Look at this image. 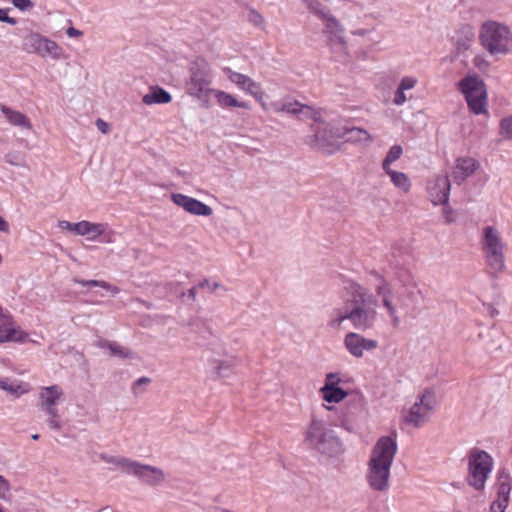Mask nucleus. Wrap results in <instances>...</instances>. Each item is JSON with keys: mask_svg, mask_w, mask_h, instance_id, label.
I'll use <instances>...</instances> for the list:
<instances>
[{"mask_svg": "<svg viewBox=\"0 0 512 512\" xmlns=\"http://www.w3.org/2000/svg\"><path fill=\"white\" fill-rule=\"evenodd\" d=\"M376 305L373 294L358 286L344 308H336L332 311L328 326L333 330H341L344 322L348 320L356 330H369L376 321Z\"/></svg>", "mask_w": 512, "mask_h": 512, "instance_id": "obj_1", "label": "nucleus"}, {"mask_svg": "<svg viewBox=\"0 0 512 512\" xmlns=\"http://www.w3.org/2000/svg\"><path fill=\"white\" fill-rule=\"evenodd\" d=\"M397 452V444L389 436H383L373 446L366 468V482L375 492H386L390 487L391 467Z\"/></svg>", "mask_w": 512, "mask_h": 512, "instance_id": "obj_2", "label": "nucleus"}, {"mask_svg": "<svg viewBox=\"0 0 512 512\" xmlns=\"http://www.w3.org/2000/svg\"><path fill=\"white\" fill-rule=\"evenodd\" d=\"M478 42L490 57L512 55V26L505 21L486 19L479 26Z\"/></svg>", "mask_w": 512, "mask_h": 512, "instance_id": "obj_3", "label": "nucleus"}, {"mask_svg": "<svg viewBox=\"0 0 512 512\" xmlns=\"http://www.w3.org/2000/svg\"><path fill=\"white\" fill-rule=\"evenodd\" d=\"M304 442L310 448L329 457L340 456L345 451L343 442L336 432L325 420L315 415L305 430Z\"/></svg>", "mask_w": 512, "mask_h": 512, "instance_id": "obj_4", "label": "nucleus"}, {"mask_svg": "<svg viewBox=\"0 0 512 512\" xmlns=\"http://www.w3.org/2000/svg\"><path fill=\"white\" fill-rule=\"evenodd\" d=\"M481 249L487 265L495 272L505 268L506 243L500 230L495 226H485L481 233Z\"/></svg>", "mask_w": 512, "mask_h": 512, "instance_id": "obj_5", "label": "nucleus"}, {"mask_svg": "<svg viewBox=\"0 0 512 512\" xmlns=\"http://www.w3.org/2000/svg\"><path fill=\"white\" fill-rule=\"evenodd\" d=\"M469 110L476 115L488 113V93L485 82L477 75H467L458 82Z\"/></svg>", "mask_w": 512, "mask_h": 512, "instance_id": "obj_6", "label": "nucleus"}, {"mask_svg": "<svg viewBox=\"0 0 512 512\" xmlns=\"http://www.w3.org/2000/svg\"><path fill=\"white\" fill-rule=\"evenodd\" d=\"M375 291L387 310L392 326L398 327L401 321L400 313L408 307L412 292L406 288L392 289L385 281H381Z\"/></svg>", "mask_w": 512, "mask_h": 512, "instance_id": "obj_7", "label": "nucleus"}, {"mask_svg": "<svg viewBox=\"0 0 512 512\" xmlns=\"http://www.w3.org/2000/svg\"><path fill=\"white\" fill-rule=\"evenodd\" d=\"M308 119H312L313 123L311 124V134L306 137V143L314 149L331 152L337 141L341 139V128L333 123L320 120L316 111L313 117L305 120Z\"/></svg>", "mask_w": 512, "mask_h": 512, "instance_id": "obj_8", "label": "nucleus"}, {"mask_svg": "<svg viewBox=\"0 0 512 512\" xmlns=\"http://www.w3.org/2000/svg\"><path fill=\"white\" fill-rule=\"evenodd\" d=\"M276 98L277 95L273 91L263 90L258 95V100L265 111L283 112L295 116L302 121L315 115V110L308 105L301 104L295 100L278 102Z\"/></svg>", "mask_w": 512, "mask_h": 512, "instance_id": "obj_9", "label": "nucleus"}, {"mask_svg": "<svg viewBox=\"0 0 512 512\" xmlns=\"http://www.w3.org/2000/svg\"><path fill=\"white\" fill-rule=\"evenodd\" d=\"M468 483L476 490H482L485 482L492 471V457L485 451L473 449L469 454Z\"/></svg>", "mask_w": 512, "mask_h": 512, "instance_id": "obj_10", "label": "nucleus"}, {"mask_svg": "<svg viewBox=\"0 0 512 512\" xmlns=\"http://www.w3.org/2000/svg\"><path fill=\"white\" fill-rule=\"evenodd\" d=\"M435 406V393L429 389L422 391L414 404L405 412L404 422L413 427L421 426L428 421Z\"/></svg>", "mask_w": 512, "mask_h": 512, "instance_id": "obj_11", "label": "nucleus"}, {"mask_svg": "<svg viewBox=\"0 0 512 512\" xmlns=\"http://www.w3.org/2000/svg\"><path fill=\"white\" fill-rule=\"evenodd\" d=\"M22 48L25 52L42 58L50 56L53 59H60L62 57V49L55 41L36 32H29L24 36Z\"/></svg>", "mask_w": 512, "mask_h": 512, "instance_id": "obj_12", "label": "nucleus"}, {"mask_svg": "<svg viewBox=\"0 0 512 512\" xmlns=\"http://www.w3.org/2000/svg\"><path fill=\"white\" fill-rule=\"evenodd\" d=\"M323 34L326 39V44L330 52L340 60H347L349 58V46L345 36L344 28L341 22H330L323 28Z\"/></svg>", "mask_w": 512, "mask_h": 512, "instance_id": "obj_13", "label": "nucleus"}, {"mask_svg": "<svg viewBox=\"0 0 512 512\" xmlns=\"http://www.w3.org/2000/svg\"><path fill=\"white\" fill-rule=\"evenodd\" d=\"M451 189L447 173L433 175L427 180L426 192L433 205H445L449 200Z\"/></svg>", "mask_w": 512, "mask_h": 512, "instance_id": "obj_14", "label": "nucleus"}, {"mask_svg": "<svg viewBox=\"0 0 512 512\" xmlns=\"http://www.w3.org/2000/svg\"><path fill=\"white\" fill-rule=\"evenodd\" d=\"M237 362L238 360L235 356L228 354L210 355L207 358L209 372L214 379L230 377L234 372Z\"/></svg>", "mask_w": 512, "mask_h": 512, "instance_id": "obj_15", "label": "nucleus"}, {"mask_svg": "<svg viewBox=\"0 0 512 512\" xmlns=\"http://www.w3.org/2000/svg\"><path fill=\"white\" fill-rule=\"evenodd\" d=\"M344 346L355 358H361L366 351H373L378 347V342L371 338H365L361 334L349 332L344 338Z\"/></svg>", "mask_w": 512, "mask_h": 512, "instance_id": "obj_16", "label": "nucleus"}, {"mask_svg": "<svg viewBox=\"0 0 512 512\" xmlns=\"http://www.w3.org/2000/svg\"><path fill=\"white\" fill-rule=\"evenodd\" d=\"M172 202L182 208L185 212L195 216H211L213 210L203 202L181 193L171 195Z\"/></svg>", "mask_w": 512, "mask_h": 512, "instance_id": "obj_17", "label": "nucleus"}, {"mask_svg": "<svg viewBox=\"0 0 512 512\" xmlns=\"http://www.w3.org/2000/svg\"><path fill=\"white\" fill-rule=\"evenodd\" d=\"M456 56L470 50L475 41V29L471 24L459 26L452 38Z\"/></svg>", "mask_w": 512, "mask_h": 512, "instance_id": "obj_18", "label": "nucleus"}, {"mask_svg": "<svg viewBox=\"0 0 512 512\" xmlns=\"http://www.w3.org/2000/svg\"><path fill=\"white\" fill-rule=\"evenodd\" d=\"M131 474L152 486L159 485L165 481V473L162 469L138 462H135Z\"/></svg>", "mask_w": 512, "mask_h": 512, "instance_id": "obj_19", "label": "nucleus"}, {"mask_svg": "<svg viewBox=\"0 0 512 512\" xmlns=\"http://www.w3.org/2000/svg\"><path fill=\"white\" fill-rule=\"evenodd\" d=\"M479 168V163L472 157H459L455 160L452 171L453 179L457 184H461L464 180L471 177Z\"/></svg>", "mask_w": 512, "mask_h": 512, "instance_id": "obj_20", "label": "nucleus"}, {"mask_svg": "<svg viewBox=\"0 0 512 512\" xmlns=\"http://www.w3.org/2000/svg\"><path fill=\"white\" fill-rule=\"evenodd\" d=\"M28 334L16 326L10 318H6L0 324V343L4 342H23Z\"/></svg>", "mask_w": 512, "mask_h": 512, "instance_id": "obj_21", "label": "nucleus"}, {"mask_svg": "<svg viewBox=\"0 0 512 512\" xmlns=\"http://www.w3.org/2000/svg\"><path fill=\"white\" fill-rule=\"evenodd\" d=\"M341 139L356 145L368 146L373 142L372 135L364 128H341Z\"/></svg>", "mask_w": 512, "mask_h": 512, "instance_id": "obj_22", "label": "nucleus"}, {"mask_svg": "<svg viewBox=\"0 0 512 512\" xmlns=\"http://www.w3.org/2000/svg\"><path fill=\"white\" fill-rule=\"evenodd\" d=\"M361 18L356 17L355 21H352V29L350 31L351 36L358 37L366 40H370L372 35L376 32V24L369 23V20H375L372 14L364 15V25H361Z\"/></svg>", "mask_w": 512, "mask_h": 512, "instance_id": "obj_23", "label": "nucleus"}, {"mask_svg": "<svg viewBox=\"0 0 512 512\" xmlns=\"http://www.w3.org/2000/svg\"><path fill=\"white\" fill-rule=\"evenodd\" d=\"M417 84H418V78L415 76L402 77L397 86V89L394 92L393 103L396 106L403 105L408 100L406 91L414 89Z\"/></svg>", "mask_w": 512, "mask_h": 512, "instance_id": "obj_24", "label": "nucleus"}, {"mask_svg": "<svg viewBox=\"0 0 512 512\" xmlns=\"http://www.w3.org/2000/svg\"><path fill=\"white\" fill-rule=\"evenodd\" d=\"M0 110L5 116V119L13 126L19 127L24 130H31L32 123L30 119L20 111L13 110L5 105H1Z\"/></svg>", "mask_w": 512, "mask_h": 512, "instance_id": "obj_25", "label": "nucleus"}, {"mask_svg": "<svg viewBox=\"0 0 512 512\" xmlns=\"http://www.w3.org/2000/svg\"><path fill=\"white\" fill-rule=\"evenodd\" d=\"M63 391L58 385L45 387L41 390L39 398L40 408H46L51 406H57V403L61 400Z\"/></svg>", "mask_w": 512, "mask_h": 512, "instance_id": "obj_26", "label": "nucleus"}, {"mask_svg": "<svg viewBox=\"0 0 512 512\" xmlns=\"http://www.w3.org/2000/svg\"><path fill=\"white\" fill-rule=\"evenodd\" d=\"M384 172L389 176L390 181L397 189H399L405 194L410 192L412 182L410 177L406 173L396 171L394 169L384 170Z\"/></svg>", "mask_w": 512, "mask_h": 512, "instance_id": "obj_27", "label": "nucleus"}, {"mask_svg": "<svg viewBox=\"0 0 512 512\" xmlns=\"http://www.w3.org/2000/svg\"><path fill=\"white\" fill-rule=\"evenodd\" d=\"M308 9L324 22V26L330 24L332 21H338V19L332 14L331 10L317 0H310L308 2Z\"/></svg>", "mask_w": 512, "mask_h": 512, "instance_id": "obj_28", "label": "nucleus"}, {"mask_svg": "<svg viewBox=\"0 0 512 512\" xmlns=\"http://www.w3.org/2000/svg\"><path fill=\"white\" fill-rule=\"evenodd\" d=\"M106 224L92 223L86 220L79 222L78 234L79 236L91 235L90 239H94L105 233Z\"/></svg>", "mask_w": 512, "mask_h": 512, "instance_id": "obj_29", "label": "nucleus"}, {"mask_svg": "<svg viewBox=\"0 0 512 512\" xmlns=\"http://www.w3.org/2000/svg\"><path fill=\"white\" fill-rule=\"evenodd\" d=\"M319 392L325 402L335 404L342 402L348 396V392L342 387L328 388V386H322Z\"/></svg>", "mask_w": 512, "mask_h": 512, "instance_id": "obj_30", "label": "nucleus"}, {"mask_svg": "<svg viewBox=\"0 0 512 512\" xmlns=\"http://www.w3.org/2000/svg\"><path fill=\"white\" fill-rule=\"evenodd\" d=\"M171 101V95L162 88H155L148 94L143 96V102L146 105L165 104Z\"/></svg>", "mask_w": 512, "mask_h": 512, "instance_id": "obj_31", "label": "nucleus"}, {"mask_svg": "<svg viewBox=\"0 0 512 512\" xmlns=\"http://www.w3.org/2000/svg\"><path fill=\"white\" fill-rule=\"evenodd\" d=\"M100 347L107 349L111 356H115L121 359L133 358V352L127 347L121 346L119 344L102 341L100 343Z\"/></svg>", "mask_w": 512, "mask_h": 512, "instance_id": "obj_32", "label": "nucleus"}, {"mask_svg": "<svg viewBox=\"0 0 512 512\" xmlns=\"http://www.w3.org/2000/svg\"><path fill=\"white\" fill-rule=\"evenodd\" d=\"M101 458L108 464H112L115 468L122 470L123 472L130 473L134 467L135 461H131L124 457L118 456H106L102 455Z\"/></svg>", "mask_w": 512, "mask_h": 512, "instance_id": "obj_33", "label": "nucleus"}, {"mask_svg": "<svg viewBox=\"0 0 512 512\" xmlns=\"http://www.w3.org/2000/svg\"><path fill=\"white\" fill-rule=\"evenodd\" d=\"M403 153V149L400 145H393L387 152L385 158L382 161V170L392 169L391 164L398 160Z\"/></svg>", "mask_w": 512, "mask_h": 512, "instance_id": "obj_34", "label": "nucleus"}, {"mask_svg": "<svg viewBox=\"0 0 512 512\" xmlns=\"http://www.w3.org/2000/svg\"><path fill=\"white\" fill-rule=\"evenodd\" d=\"M0 387L8 393L19 396L29 391V386L25 383H13L8 381H1Z\"/></svg>", "mask_w": 512, "mask_h": 512, "instance_id": "obj_35", "label": "nucleus"}, {"mask_svg": "<svg viewBox=\"0 0 512 512\" xmlns=\"http://www.w3.org/2000/svg\"><path fill=\"white\" fill-rule=\"evenodd\" d=\"M75 282L82 286L101 287V288L109 291L113 295H116L120 292V289L117 286H113V285L109 284L108 282L102 281V280H78V279H75Z\"/></svg>", "mask_w": 512, "mask_h": 512, "instance_id": "obj_36", "label": "nucleus"}, {"mask_svg": "<svg viewBox=\"0 0 512 512\" xmlns=\"http://www.w3.org/2000/svg\"><path fill=\"white\" fill-rule=\"evenodd\" d=\"M227 73H228L229 79L233 83H235L236 85L241 87L242 89L250 91L251 88L253 87L252 80L249 79L248 77H246L245 75L240 74V73H236V72H232L229 69L227 70Z\"/></svg>", "mask_w": 512, "mask_h": 512, "instance_id": "obj_37", "label": "nucleus"}, {"mask_svg": "<svg viewBox=\"0 0 512 512\" xmlns=\"http://www.w3.org/2000/svg\"><path fill=\"white\" fill-rule=\"evenodd\" d=\"M215 98L218 103L223 107H243L242 103H239L234 96L224 91H215Z\"/></svg>", "mask_w": 512, "mask_h": 512, "instance_id": "obj_38", "label": "nucleus"}, {"mask_svg": "<svg viewBox=\"0 0 512 512\" xmlns=\"http://www.w3.org/2000/svg\"><path fill=\"white\" fill-rule=\"evenodd\" d=\"M498 491H497V499L505 498L509 502V494L511 491V480L510 478L502 474L498 480Z\"/></svg>", "mask_w": 512, "mask_h": 512, "instance_id": "obj_39", "label": "nucleus"}, {"mask_svg": "<svg viewBox=\"0 0 512 512\" xmlns=\"http://www.w3.org/2000/svg\"><path fill=\"white\" fill-rule=\"evenodd\" d=\"M210 84V80L202 76H193L189 83V91L191 94H198L205 90Z\"/></svg>", "mask_w": 512, "mask_h": 512, "instance_id": "obj_40", "label": "nucleus"}, {"mask_svg": "<svg viewBox=\"0 0 512 512\" xmlns=\"http://www.w3.org/2000/svg\"><path fill=\"white\" fill-rule=\"evenodd\" d=\"M151 379L148 377H141L132 385V393L135 397H139L145 392L146 387L150 384Z\"/></svg>", "mask_w": 512, "mask_h": 512, "instance_id": "obj_41", "label": "nucleus"}, {"mask_svg": "<svg viewBox=\"0 0 512 512\" xmlns=\"http://www.w3.org/2000/svg\"><path fill=\"white\" fill-rule=\"evenodd\" d=\"M500 135L503 139H512V116L503 118L500 122Z\"/></svg>", "mask_w": 512, "mask_h": 512, "instance_id": "obj_42", "label": "nucleus"}, {"mask_svg": "<svg viewBox=\"0 0 512 512\" xmlns=\"http://www.w3.org/2000/svg\"><path fill=\"white\" fill-rule=\"evenodd\" d=\"M342 383V378L339 373H327L325 375V381L323 386H328V388L340 387Z\"/></svg>", "mask_w": 512, "mask_h": 512, "instance_id": "obj_43", "label": "nucleus"}, {"mask_svg": "<svg viewBox=\"0 0 512 512\" xmlns=\"http://www.w3.org/2000/svg\"><path fill=\"white\" fill-rule=\"evenodd\" d=\"M472 63L474 67L479 71H486L490 67V62L485 58L484 55L481 54L476 55L473 58Z\"/></svg>", "mask_w": 512, "mask_h": 512, "instance_id": "obj_44", "label": "nucleus"}, {"mask_svg": "<svg viewBox=\"0 0 512 512\" xmlns=\"http://www.w3.org/2000/svg\"><path fill=\"white\" fill-rule=\"evenodd\" d=\"M12 4L22 12H29L34 8V3L31 0H12Z\"/></svg>", "mask_w": 512, "mask_h": 512, "instance_id": "obj_45", "label": "nucleus"}, {"mask_svg": "<svg viewBox=\"0 0 512 512\" xmlns=\"http://www.w3.org/2000/svg\"><path fill=\"white\" fill-rule=\"evenodd\" d=\"M47 423L51 429L60 430L63 427L61 416L59 413L47 416Z\"/></svg>", "mask_w": 512, "mask_h": 512, "instance_id": "obj_46", "label": "nucleus"}, {"mask_svg": "<svg viewBox=\"0 0 512 512\" xmlns=\"http://www.w3.org/2000/svg\"><path fill=\"white\" fill-rule=\"evenodd\" d=\"M508 503L509 502L505 498L496 499L490 506V512H505Z\"/></svg>", "mask_w": 512, "mask_h": 512, "instance_id": "obj_47", "label": "nucleus"}, {"mask_svg": "<svg viewBox=\"0 0 512 512\" xmlns=\"http://www.w3.org/2000/svg\"><path fill=\"white\" fill-rule=\"evenodd\" d=\"M58 225L61 229L73 232L76 235L78 234L79 222L71 223L69 221H60Z\"/></svg>", "mask_w": 512, "mask_h": 512, "instance_id": "obj_48", "label": "nucleus"}, {"mask_svg": "<svg viewBox=\"0 0 512 512\" xmlns=\"http://www.w3.org/2000/svg\"><path fill=\"white\" fill-rule=\"evenodd\" d=\"M10 486L6 479L0 476V497L6 498L9 494Z\"/></svg>", "mask_w": 512, "mask_h": 512, "instance_id": "obj_49", "label": "nucleus"}, {"mask_svg": "<svg viewBox=\"0 0 512 512\" xmlns=\"http://www.w3.org/2000/svg\"><path fill=\"white\" fill-rule=\"evenodd\" d=\"M0 21L6 22L10 25H15L17 23L16 19L11 18L7 15V11L0 8Z\"/></svg>", "mask_w": 512, "mask_h": 512, "instance_id": "obj_50", "label": "nucleus"}, {"mask_svg": "<svg viewBox=\"0 0 512 512\" xmlns=\"http://www.w3.org/2000/svg\"><path fill=\"white\" fill-rule=\"evenodd\" d=\"M443 213L447 224H451L452 222H454L455 216L451 208L445 207Z\"/></svg>", "mask_w": 512, "mask_h": 512, "instance_id": "obj_51", "label": "nucleus"}, {"mask_svg": "<svg viewBox=\"0 0 512 512\" xmlns=\"http://www.w3.org/2000/svg\"><path fill=\"white\" fill-rule=\"evenodd\" d=\"M96 126L97 128L103 133V134H106L108 133L109 131V125L108 123H106L105 121H103L102 119H98L96 121Z\"/></svg>", "mask_w": 512, "mask_h": 512, "instance_id": "obj_52", "label": "nucleus"}, {"mask_svg": "<svg viewBox=\"0 0 512 512\" xmlns=\"http://www.w3.org/2000/svg\"><path fill=\"white\" fill-rule=\"evenodd\" d=\"M40 409L42 410V412L45 414L46 417L50 416V415H54L56 413H59L56 406L40 408Z\"/></svg>", "mask_w": 512, "mask_h": 512, "instance_id": "obj_53", "label": "nucleus"}, {"mask_svg": "<svg viewBox=\"0 0 512 512\" xmlns=\"http://www.w3.org/2000/svg\"><path fill=\"white\" fill-rule=\"evenodd\" d=\"M66 33L69 37H80L82 35V32L74 27H69Z\"/></svg>", "mask_w": 512, "mask_h": 512, "instance_id": "obj_54", "label": "nucleus"}, {"mask_svg": "<svg viewBox=\"0 0 512 512\" xmlns=\"http://www.w3.org/2000/svg\"><path fill=\"white\" fill-rule=\"evenodd\" d=\"M5 160L10 165H14V166L19 165V163L16 161V157L13 154H7L5 156Z\"/></svg>", "mask_w": 512, "mask_h": 512, "instance_id": "obj_55", "label": "nucleus"}, {"mask_svg": "<svg viewBox=\"0 0 512 512\" xmlns=\"http://www.w3.org/2000/svg\"><path fill=\"white\" fill-rule=\"evenodd\" d=\"M0 231H2V232L9 231L8 223L1 216H0Z\"/></svg>", "mask_w": 512, "mask_h": 512, "instance_id": "obj_56", "label": "nucleus"}, {"mask_svg": "<svg viewBox=\"0 0 512 512\" xmlns=\"http://www.w3.org/2000/svg\"><path fill=\"white\" fill-rule=\"evenodd\" d=\"M196 293H197V290L195 287L191 288L188 290V294L189 296L192 298V299H195L196 297Z\"/></svg>", "mask_w": 512, "mask_h": 512, "instance_id": "obj_57", "label": "nucleus"}, {"mask_svg": "<svg viewBox=\"0 0 512 512\" xmlns=\"http://www.w3.org/2000/svg\"><path fill=\"white\" fill-rule=\"evenodd\" d=\"M208 284H209V282H208L207 280H205V281L201 282V283L199 284V286H200L201 288H204V287H206V285H208Z\"/></svg>", "mask_w": 512, "mask_h": 512, "instance_id": "obj_58", "label": "nucleus"}, {"mask_svg": "<svg viewBox=\"0 0 512 512\" xmlns=\"http://www.w3.org/2000/svg\"><path fill=\"white\" fill-rule=\"evenodd\" d=\"M32 439L33 440H38L39 439V435L38 434H33L32 435Z\"/></svg>", "mask_w": 512, "mask_h": 512, "instance_id": "obj_59", "label": "nucleus"}, {"mask_svg": "<svg viewBox=\"0 0 512 512\" xmlns=\"http://www.w3.org/2000/svg\"><path fill=\"white\" fill-rule=\"evenodd\" d=\"M218 287V283H214L212 287V291H214Z\"/></svg>", "mask_w": 512, "mask_h": 512, "instance_id": "obj_60", "label": "nucleus"}]
</instances>
